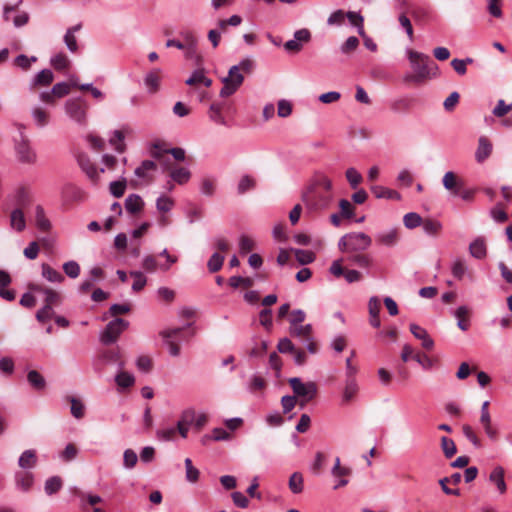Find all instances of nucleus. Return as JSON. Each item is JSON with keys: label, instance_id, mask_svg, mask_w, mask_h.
Returning <instances> with one entry per match:
<instances>
[{"label": "nucleus", "instance_id": "obj_34", "mask_svg": "<svg viewBox=\"0 0 512 512\" xmlns=\"http://www.w3.org/2000/svg\"><path fill=\"white\" fill-rule=\"evenodd\" d=\"M372 192L376 198H386L392 200H400V194L392 189H388L382 186H374L372 187Z\"/></svg>", "mask_w": 512, "mask_h": 512}, {"label": "nucleus", "instance_id": "obj_37", "mask_svg": "<svg viewBox=\"0 0 512 512\" xmlns=\"http://www.w3.org/2000/svg\"><path fill=\"white\" fill-rule=\"evenodd\" d=\"M32 117L38 127H45L49 122L48 112L38 106L32 109Z\"/></svg>", "mask_w": 512, "mask_h": 512}, {"label": "nucleus", "instance_id": "obj_64", "mask_svg": "<svg viewBox=\"0 0 512 512\" xmlns=\"http://www.w3.org/2000/svg\"><path fill=\"white\" fill-rule=\"evenodd\" d=\"M346 178L352 188H356L363 180L362 175L354 168H349L346 171Z\"/></svg>", "mask_w": 512, "mask_h": 512}, {"label": "nucleus", "instance_id": "obj_4", "mask_svg": "<svg viewBox=\"0 0 512 512\" xmlns=\"http://www.w3.org/2000/svg\"><path fill=\"white\" fill-rule=\"evenodd\" d=\"M408 59L410 61L411 67L415 74L418 75V77H421L423 80H426L430 77V68L429 64L433 61L431 58L423 54L421 52L413 51L411 49L407 50Z\"/></svg>", "mask_w": 512, "mask_h": 512}, {"label": "nucleus", "instance_id": "obj_46", "mask_svg": "<svg viewBox=\"0 0 512 512\" xmlns=\"http://www.w3.org/2000/svg\"><path fill=\"white\" fill-rule=\"evenodd\" d=\"M50 63L56 70L61 71L69 66L70 61L64 53H58L51 57Z\"/></svg>", "mask_w": 512, "mask_h": 512}, {"label": "nucleus", "instance_id": "obj_52", "mask_svg": "<svg viewBox=\"0 0 512 512\" xmlns=\"http://www.w3.org/2000/svg\"><path fill=\"white\" fill-rule=\"evenodd\" d=\"M294 252L297 261L302 265L310 264L315 260V254L312 251L296 249Z\"/></svg>", "mask_w": 512, "mask_h": 512}, {"label": "nucleus", "instance_id": "obj_2", "mask_svg": "<svg viewBox=\"0 0 512 512\" xmlns=\"http://www.w3.org/2000/svg\"><path fill=\"white\" fill-rule=\"evenodd\" d=\"M371 238L365 233H349L341 237L338 243L344 253L366 250L371 245Z\"/></svg>", "mask_w": 512, "mask_h": 512}, {"label": "nucleus", "instance_id": "obj_1", "mask_svg": "<svg viewBox=\"0 0 512 512\" xmlns=\"http://www.w3.org/2000/svg\"><path fill=\"white\" fill-rule=\"evenodd\" d=\"M32 203L31 195L25 189H21L16 197V207L10 213V226L17 232L26 228L25 212Z\"/></svg>", "mask_w": 512, "mask_h": 512}, {"label": "nucleus", "instance_id": "obj_10", "mask_svg": "<svg viewBox=\"0 0 512 512\" xmlns=\"http://www.w3.org/2000/svg\"><path fill=\"white\" fill-rule=\"evenodd\" d=\"M162 171L167 174L174 182L183 185L191 177L188 169L178 166V162H162Z\"/></svg>", "mask_w": 512, "mask_h": 512}, {"label": "nucleus", "instance_id": "obj_13", "mask_svg": "<svg viewBox=\"0 0 512 512\" xmlns=\"http://www.w3.org/2000/svg\"><path fill=\"white\" fill-rule=\"evenodd\" d=\"M105 167H98L94 162H80L81 169L88 178L93 182L97 183L100 179V174L105 172V169L113 170L116 162H103Z\"/></svg>", "mask_w": 512, "mask_h": 512}, {"label": "nucleus", "instance_id": "obj_12", "mask_svg": "<svg viewBox=\"0 0 512 512\" xmlns=\"http://www.w3.org/2000/svg\"><path fill=\"white\" fill-rule=\"evenodd\" d=\"M342 263L343 259L333 261L329 269L333 276L337 278L344 276L348 283L358 282L362 279V274L359 271L345 269Z\"/></svg>", "mask_w": 512, "mask_h": 512}, {"label": "nucleus", "instance_id": "obj_21", "mask_svg": "<svg viewBox=\"0 0 512 512\" xmlns=\"http://www.w3.org/2000/svg\"><path fill=\"white\" fill-rule=\"evenodd\" d=\"M469 252L470 254L477 258V259H483L486 257L487 254V248H486V242L483 237L476 238L470 245H469Z\"/></svg>", "mask_w": 512, "mask_h": 512}, {"label": "nucleus", "instance_id": "obj_9", "mask_svg": "<svg viewBox=\"0 0 512 512\" xmlns=\"http://www.w3.org/2000/svg\"><path fill=\"white\" fill-rule=\"evenodd\" d=\"M171 154L174 160H185V150L180 147L168 148L164 142L156 141L152 144L150 155L155 160H161V158L166 155Z\"/></svg>", "mask_w": 512, "mask_h": 512}, {"label": "nucleus", "instance_id": "obj_17", "mask_svg": "<svg viewBox=\"0 0 512 512\" xmlns=\"http://www.w3.org/2000/svg\"><path fill=\"white\" fill-rule=\"evenodd\" d=\"M119 367L121 370L115 376V382L118 387V390L122 391V390L129 389L132 386H134L135 377L131 373L123 370V368H124L123 361L119 362Z\"/></svg>", "mask_w": 512, "mask_h": 512}, {"label": "nucleus", "instance_id": "obj_11", "mask_svg": "<svg viewBox=\"0 0 512 512\" xmlns=\"http://www.w3.org/2000/svg\"><path fill=\"white\" fill-rule=\"evenodd\" d=\"M28 289L31 292H38L44 295V306L53 309V306H57L62 302V296L59 292L48 288L41 284L30 283Z\"/></svg>", "mask_w": 512, "mask_h": 512}, {"label": "nucleus", "instance_id": "obj_40", "mask_svg": "<svg viewBox=\"0 0 512 512\" xmlns=\"http://www.w3.org/2000/svg\"><path fill=\"white\" fill-rule=\"evenodd\" d=\"M156 168V162H142V165L135 169V174L140 178L151 180L150 173L155 171Z\"/></svg>", "mask_w": 512, "mask_h": 512}, {"label": "nucleus", "instance_id": "obj_44", "mask_svg": "<svg viewBox=\"0 0 512 512\" xmlns=\"http://www.w3.org/2000/svg\"><path fill=\"white\" fill-rule=\"evenodd\" d=\"M229 285L233 288H251L254 285V281L250 277L232 276L229 279Z\"/></svg>", "mask_w": 512, "mask_h": 512}, {"label": "nucleus", "instance_id": "obj_18", "mask_svg": "<svg viewBox=\"0 0 512 512\" xmlns=\"http://www.w3.org/2000/svg\"><path fill=\"white\" fill-rule=\"evenodd\" d=\"M54 80V74L50 69H43L31 79L29 88L32 90L38 86H48Z\"/></svg>", "mask_w": 512, "mask_h": 512}, {"label": "nucleus", "instance_id": "obj_23", "mask_svg": "<svg viewBox=\"0 0 512 512\" xmlns=\"http://www.w3.org/2000/svg\"><path fill=\"white\" fill-rule=\"evenodd\" d=\"M42 276L53 283H62L65 277L56 269L52 268L49 264L43 263L41 266Z\"/></svg>", "mask_w": 512, "mask_h": 512}, {"label": "nucleus", "instance_id": "obj_27", "mask_svg": "<svg viewBox=\"0 0 512 512\" xmlns=\"http://www.w3.org/2000/svg\"><path fill=\"white\" fill-rule=\"evenodd\" d=\"M398 239L399 234L397 229H392L388 232L381 233L376 237V241L379 244L389 247L396 245Z\"/></svg>", "mask_w": 512, "mask_h": 512}, {"label": "nucleus", "instance_id": "obj_47", "mask_svg": "<svg viewBox=\"0 0 512 512\" xmlns=\"http://www.w3.org/2000/svg\"><path fill=\"white\" fill-rule=\"evenodd\" d=\"M68 399L71 404V414L77 419L83 418L85 414L84 404L75 397H69Z\"/></svg>", "mask_w": 512, "mask_h": 512}, {"label": "nucleus", "instance_id": "obj_30", "mask_svg": "<svg viewBox=\"0 0 512 512\" xmlns=\"http://www.w3.org/2000/svg\"><path fill=\"white\" fill-rule=\"evenodd\" d=\"M35 221H36V226L39 230H41L43 232H48L50 230L51 223L46 218L44 209L40 205H37L35 207Z\"/></svg>", "mask_w": 512, "mask_h": 512}, {"label": "nucleus", "instance_id": "obj_41", "mask_svg": "<svg viewBox=\"0 0 512 512\" xmlns=\"http://www.w3.org/2000/svg\"><path fill=\"white\" fill-rule=\"evenodd\" d=\"M398 21L401 26V28L405 31L410 41L414 39V30L411 23V20L406 15V12L403 11L398 16Z\"/></svg>", "mask_w": 512, "mask_h": 512}, {"label": "nucleus", "instance_id": "obj_62", "mask_svg": "<svg viewBox=\"0 0 512 512\" xmlns=\"http://www.w3.org/2000/svg\"><path fill=\"white\" fill-rule=\"evenodd\" d=\"M403 222L407 228L412 229V228L419 226L422 222V219H421L420 215H418L417 213L411 212V213H407L404 216Z\"/></svg>", "mask_w": 512, "mask_h": 512}, {"label": "nucleus", "instance_id": "obj_63", "mask_svg": "<svg viewBox=\"0 0 512 512\" xmlns=\"http://www.w3.org/2000/svg\"><path fill=\"white\" fill-rule=\"evenodd\" d=\"M359 45V40L355 36H350L346 39V41L341 45V52L343 54H349L356 50Z\"/></svg>", "mask_w": 512, "mask_h": 512}, {"label": "nucleus", "instance_id": "obj_50", "mask_svg": "<svg viewBox=\"0 0 512 512\" xmlns=\"http://www.w3.org/2000/svg\"><path fill=\"white\" fill-rule=\"evenodd\" d=\"M339 208V213L344 219H352L354 217L355 208L348 200L341 199L339 201Z\"/></svg>", "mask_w": 512, "mask_h": 512}, {"label": "nucleus", "instance_id": "obj_53", "mask_svg": "<svg viewBox=\"0 0 512 512\" xmlns=\"http://www.w3.org/2000/svg\"><path fill=\"white\" fill-rule=\"evenodd\" d=\"M86 141L90 147L96 151H103L105 149V140L95 134H88L86 136Z\"/></svg>", "mask_w": 512, "mask_h": 512}, {"label": "nucleus", "instance_id": "obj_39", "mask_svg": "<svg viewBox=\"0 0 512 512\" xmlns=\"http://www.w3.org/2000/svg\"><path fill=\"white\" fill-rule=\"evenodd\" d=\"M16 484L19 488L27 491L33 484V475L30 472H19L16 474Z\"/></svg>", "mask_w": 512, "mask_h": 512}, {"label": "nucleus", "instance_id": "obj_24", "mask_svg": "<svg viewBox=\"0 0 512 512\" xmlns=\"http://www.w3.org/2000/svg\"><path fill=\"white\" fill-rule=\"evenodd\" d=\"M290 335L293 337H298L302 341H309L312 337V327L310 324L291 326Z\"/></svg>", "mask_w": 512, "mask_h": 512}, {"label": "nucleus", "instance_id": "obj_7", "mask_svg": "<svg viewBox=\"0 0 512 512\" xmlns=\"http://www.w3.org/2000/svg\"><path fill=\"white\" fill-rule=\"evenodd\" d=\"M295 397H303L304 400H313L318 394V386L313 381L302 382L300 378L294 377L288 380Z\"/></svg>", "mask_w": 512, "mask_h": 512}, {"label": "nucleus", "instance_id": "obj_29", "mask_svg": "<svg viewBox=\"0 0 512 512\" xmlns=\"http://www.w3.org/2000/svg\"><path fill=\"white\" fill-rule=\"evenodd\" d=\"M470 314H471V311L468 307L466 306H460L456 312H455V316L457 317L458 319V327L462 330V331H466L468 330L470 324H469V318H470Z\"/></svg>", "mask_w": 512, "mask_h": 512}, {"label": "nucleus", "instance_id": "obj_28", "mask_svg": "<svg viewBox=\"0 0 512 512\" xmlns=\"http://www.w3.org/2000/svg\"><path fill=\"white\" fill-rule=\"evenodd\" d=\"M143 206V200L136 194L129 195L125 200V208L131 214L140 212L143 209Z\"/></svg>", "mask_w": 512, "mask_h": 512}, {"label": "nucleus", "instance_id": "obj_55", "mask_svg": "<svg viewBox=\"0 0 512 512\" xmlns=\"http://www.w3.org/2000/svg\"><path fill=\"white\" fill-rule=\"evenodd\" d=\"M185 467H186V479L189 482L195 483L199 479V470L195 468L192 464V460L190 458L185 459Z\"/></svg>", "mask_w": 512, "mask_h": 512}, {"label": "nucleus", "instance_id": "obj_38", "mask_svg": "<svg viewBox=\"0 0 512 512\" xmlns=\"http://www.w3.org/2000/svg\"><path fill=\"white\" fill-rule=\"evenodd\" d=\"M289 489L295 493V494H299L303 491V486H304V480H303V476L301 473L299 472H294L290 478H289Z\"/></svg>", "mask_w": 512, "mask_h": 512}, {"label": "nucleus", "instance_id": "obj_51", "mask_svg": "<svg viewBox=\"0 0 512 512\" xmlns=\"http://www.w3.org/2000/svg\"><path fill=\"white\" fill-rule=\"evenodd\" d=\"M62 487V480L58 476L49 478L45 483V492L52 495L60 490Z\"/></svg>", "mask_w": 512, "mask_h": 512}, {"label": "nucleus", "instance_id": "obj_14", "mask_svg": "<svg viewBox=\"0 0 512 512\" xmlns=\"http://www.w3.org/2000/svg\"><path fill=\"white\" fill-rule=\"evenodd\" d=\"M25 127L18 125L20 140H16V151L20 157L19 160H33L35 158L34 152L31 150L28 140L25 139L22 130Z\"/></svg>", "mask_w": 512, "mask_h": 512}, {"label": "nucleus", "instance_id": "obj_57", "mask_svg": "<svg viewBox=\"0 0 512 512\" xmlns=\"http://www.w3.org/2000/svg\"><path fill=\"white\" fill-rule=\"evenodd\" d=\"M65 274L70 278H77L80 275V266L76 261H68L63 264Z\"/></svg>", "mask_w": 512, "mask_h": 512}, {"label": "nucleus", "instance_id": "obj_35", "mask_svg": "<svg viewBox=\"0 0 512 512\" xmlns=\"http://www.w3.org/2000/svg\"><path fill=\"white\" fill-rule=\"evenodd\" d=\"M440 445L443 454L447 459L452 458L457 453L456 444L451 438L442 436L440 439Z\"/></svg>", "mask_w": 512, "mask_h": 512}, {"label": "nucleus", "instance_id": "obj_54", "mask_svg": "<svg viewBox=\"0 0 512 512\" xmlns=\"http://www.w3.org/2000/svg\"><path fill=\"white\" fill-rule=\"evenodd\" d=\"M331 186L332 184L330 179L325 175H320L316 177L310 189L331 191Z\"/></svg>", "mask_w": 512, "mask_h": 512}, {"label": "nucleus", "instance_id": "obj_3", "mask_svg": "<svg viewBox=\"0 0 512 512\" xmlns=\"http://www.w3.org/2000/svg\"><path fill=\"white\" fill-rule=\"evenodd\" d=\"M303 201L306 207L312 211L327 209L332 201L331 191L309 189L303 194Z\"/></svg>", "mask_w": 512, "mask_h": 512}, {"label": "nucleus", "instance_id": "obj_43", "mask_svg": "<svg viewBox=\"0 0 512 512\" xmlns=\"http://www.w3.org/2000/svg\"><path fill=\"white\" fill-rule=\"evenodd\" d=\"M37 61L36 56L28 57L25 54H20L14 59V65L20 69L27 71L30 69L32 63Z\"/></svg>", "mask_w": 512, "mask_h": 512}, {"label": "nucleus", "instance_id": "obj_16", "mask_svg": "<svg viewBox=\"0 0 512 512\" xmlns=\"http://www.w3.org/2000/svg\"><path fill=\"white\" fill-rule=\"evenodd\" d=\"M351 469L350 468H347V467H342L341 466V463H340V458L337 457L335 459V464L332 468V475L336 478H339V480L337 481V483L335 484L334 486V489L337 490L341 487H344L348 484V479L346 477L350 476L351 475Z\"/></svg>", "mask_w": 512, "mask_h": 512}, {"label": "nucleus", "instance_id": "obj_48", "mask_svg": "<svg viewBox=\"0 0 512 512\" xmlns=\"http://www.w3.org/2000/svg\"><path fill=\"white\" fill-rule=\"evenodd\" d=\"M345 16H347V18L349 19L350 23L353 26L358 27L359 35L365 36V31H364V28H363L364 18L362 17V15H360L357 12L349 11L347 14H345Z\"/></svg>", "mask_w": 512, "mask_h": 512}, {"label": "nucleus", "instance_id": "obj_5", "mask_svg": "<svg viewBox=\"0 0 512 512\" xmlns=\"http://www.w3.org/2000/svg\"><path fill=\"white\" fill-rule=\"evenodd\" d=\"M87 104L82 98L69 99L65 103L66 114L81 126L87 123Z\"/></svg>", "mask_w": 512, "mask_h": 512}, {"label": "nucleus", "instance_id": "obj_20", "mask_svg": "<svg viewBox=\"0 0 512 512\" xmlns=\"http://www.w3.org/2000/svg\"><path fill=\"white\" fill-rule=\"evenodd\" d=\"M109 144L118 153H123L126 150L125 134L123 130H114L109 135Z\"/></svg>", "mask_w": 512, "mask_h": 512}, {"label": "nucleus", "instance_id": "obj_6", "mask_svg": "<svg viewBox=\"0 0 512 512\" xmlns=\"http://www.w3.org/2000/svg\"><path fill=\"white\" fill-rule=\"evenodd\" d=\"M244 76L238 70V67L232 66L228 71V75L222 79L223 87L220 90V97L226 98L233 95L243 84Z\"/></svg>", "mask_w": 512, "mask_h": 512}, {"label": "nucleus", "instance_id": "obj_8", "mask_svg": "<svg viewBox=\"0 0 512 512\" xmlns=\"http://www.w3.org/2000/svg\"><path fill=\"white\" fill-rule=\"evenodd\" d=\"M128 321L122 318H116L113 321L109 322L105 328V330L101 334V341L104 344H112L114 343L120 334L124 332L128 328Z\"/></svg>", "mask_w": 512, "mask_h": 512}, {"label": "nucleus", "instance_id": "obj_45", "mask_svg": "<svg viewBox=\"0 0 512 512\" xmlns=\"http://www.w3.org/2000/svg\"><path fill=\"white\" fill-rule=\"evenodd\" d=\"M347 259L351 263H353L361 268H368L372 263V260L368 255L360 254V253L352 254Z\"/></svg>", "mask_w": 512, "mask_h": 512}, {"label": "nucleus", "instance_id": "obj_33", "mask_svg": "<svg viewBox=\"0 0 512 512\" xmlns=\"http://www.w3.org/2000/svg\"><path fill=\"white\" fill-rule=\"evenodd\" d=\"M358 392V385L356 383L355 378H350L346 380L345 389L343 392V402L349 403L351 402Z\"/></svg>", "mask_w": 512, "mask_h": 512}, {"label": "nucleus", "instance_id": "obj_61", "mask_svg": "<svg viewBox=\"0 0 512 512\" xmlns=\"http://www.w3.org/2000/svg\"><path fill=\"white\" fill-rule=\"evenodd\" d=\"M292 113V104L285 99L279 100L277 104V114L279 117L286 118Z\"/></svg>", "mask_w": 512, "mask_h": 512}, {"label": "nucleus", "instance_id": "obj_58", "mask_svg": "<svg viewBox=\"0 0 512 512\" xmlns=\"http://www.w3.org/2000/svg\"><path fill=\"white\" fill-rule=\"evenodd\" d=\"M132 277H134V282L132 285V289L135 292L141 291L146 285L147 279L144 274L140 271H133L130 273Z\"/></svg>", "mask_w": 512, "mask_h": 512}, {"label": "nucleus", "instance_id": "obj_60", "mask_svg": "<svg viewBox=\"0 0 512 512\" xmlns=\"http://www.w3.org/2000/svg\"><path fill=\"white\" fill-rule=\"evenodd\" d=\"M462 431H463V434L465 435V437L472 442V444L479 448L481 447V440L478 438V436L476 435L475 431L473 430V428L468 425V424H464L462 426Z\"/></svg>", "mask_w": 512, "mask_h": 512}, {"label": "nucleus", "instance_id": "obj_26", "mask_svg": "<svg viewBox=\"0 0 512 512\" xmlns=\"http://www.w3.org/2000/svg\"><path fill=\"white\" fill-rule=\"evenodd\" d=\"M224 102H214L209 107V118L220 125H225L226 121L222 115V109L224 107Z\"/></svg>", "mask_w": 512, "mask_h": 512}, {"label": "nucleus", "instance_id": "obj_22", "mask_svg": "<svg viewBox=\"0 0 512 512\" xmlns=\"http://www.w3.org/2000/svg\"><path fill=\"white\" fill-rule=\"evenodd\" d=\"M489 479L498 488L501 494H504L507 490V486L504 480V469L500 466L493 469L490 473Z\"/></svg>", "mask_w": 512, "mask_h": 512}, {"label": "nucleus", "instance_id": "obj_42", "mask_svg": "<svg viewBox=\"0 0 512 512\" xmlns=\"http://www.w3.org/2000/svg\"><path fill=\"white\" fill-rule=\"evenodd\" d=\"M412 99L408 97H403L394 100L391 103V110L394 112H406L412 107Z\"/></svg>", "mask_w": 512, "mask_h": 512}, {"label": "nucleus", "instance_id": "obj_36", "mask_svg": "<svg viewBox=\"0 0 512 512\" xmlns=\"http://www.w3.org/2000/svg\"><path fill=\"white\" fill-rule=\"evenodd\" d=\"M443 185L444 187L451 191L453 194H458V189L460 187L457 175L454 172H447L443 177Z\"/></svg>", "mask_w": 512, "mask_h": 512}, {"label": "nucleus", "instance_id": "obj_56", "mask_svg": "<svg viewBox=\"0 0 512 512\" xmlns=\"http://www.w3.org/2000/svg\"><path fill=\"white\" fill-rule=\"evenodd\" d=\"M173 206H174V200L170 197L163 195L157 199L156 207H157L158 211L161 213H166V212L170 211L173 208Z\"/></svg>", "mask_w": 512, "mask_h": 512}, {"label": "nucleus", "instance_id": "obj_32", "mask_svg": "<svg viewBox=\"0 0 512 512\" xmlns=\"http://www.w3.org/2000/svg\"><path fill=\"white\" fill-rule=\"evenodd\" d=\"M27 380L32 388L37 391L44 390L46 387V381L44 377L36 370H31L28 372Z\"/></svg>", "mask_w": 512, "mask_h": 512}, {"label": "nucleus", "instance_id": "obj_49", "mask_svg": "<svg viewBox=\"0 0 512 512\" xmlns=\"http://www.w3.org/2000/svg\"><path fill=\"white\" fill-rule=\"evenodd\" d=\"M224 256L219 253H214L208 260L207 267L211 273L218 272L224 263Z\"/></svg>", "mask_w": 512, "mask_h": 512}, {"label": "nucleus", "instance_id": "obj_15", "mask_svg": "<svg viewBox=\"0 0 512 512\" xmlns=\"http://www.w3.org/2000/svg\"><path fill=\"white\" fill-rule=\"evenodd\" d=\"M82 28V23H78L74 26L69 27L64 36L63 42L69 52L76 54L79 51V45L76 38V33L79 32Z\"/></svg>", "mask_w": 512, "mask_h": 512}, {"label": "nucleus", "instance_id": "obj_19", "mask_svg": "<svg viewBox=\"0 0 512 512\" xmlns=\"http://www.w3.org/2000/svg\"><path fill=\"white\" fill-rule=\"evenodd\" d=\"M160 69H154L148 72L144 78V84L149 93L154 94L160 87Z\"/></svg>", "mask_w": 512, "mask_h": 512}, {"label": "nucleus", "instance_id": "obj_25", "mask_svg": "<svg viewBox=\"0 0 512 512\" xmlns=\"http://www.w3.org/2000/svg\"><path fill=\"white\" fill-rule=\"evenodd\" d=\"M492 144L486 137H480L478 148L475 152L476 160H485L491 155Z\"/></svg>", "mask_w": 512, "mask_h": 512}, {"label": "nucleus", "instance_id": "obj_31", "mask_svg": "<svg viewBox=\"0 0 512 512\" xmlns=\"http://www.w3.org/2000/svg\"><path fill=\"white\" fill-rule=\"evenodd\" d=\"M37 463V455L35 450L24 451L18 461V464L23 469L33 468Z\"/></svg>", "mask_w": 512, "mask_h": 512}, {"label": "nucleus", "instance_id": "obj_59", "mask_svg": "<svg viewBox=\"0 0 512 512\" xmlns=\"http://www.w3.org/2000/svg\"><path fill=\"white\" fill-rule=\"evenodd\" d=\"M138 461V456L132 449H126L123 454V462L124 466L127 469H132L135 467Z\"/></svg>", "mask_w": 512, "mask_h": 512}]
</instances>
